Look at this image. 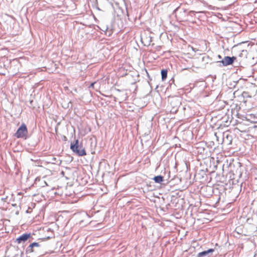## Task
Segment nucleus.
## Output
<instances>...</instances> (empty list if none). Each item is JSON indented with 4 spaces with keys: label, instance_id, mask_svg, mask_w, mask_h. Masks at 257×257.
<instances>
[{
    "label": "nucleus",
    "instance_id": "9",
    "mask_svg": "<svg viewBox=\"0 0 257 257\" xmlns=\"http://www.w3.org/2000/svg\"><path fill=\"white\" fill-rule=\"evenodd\" d=\"M95 83V82H94L93 83H92L90 86H89V88H94V84Z\"/></svg>",
    "mask_w": 257,
    "mask_h": 257
},
{
    "label": "nucleus",
    "instance_id": "6",
    "mask_svg": "<svg viewBox=\"0 0 257 257\" xmlns=\"http://www.w3.org/2000/svg\"><path fill=\"white\" fill-rule=\"evenodd\" d=\"M214 249L210 248V249H208L207 250H205V251H203L202 252H199L198 254V257H203L204 256L206 255L209 253H212V252H214Z\"/></svg>",
    "mask_w": 257,
    "mask_h": 257
},
{
    "label": "nucleus",
    "instance_id": "12",
    "mask_svg": "<svg viewBox=\"0 0 257 257\" xmlns=\"http://www.w3.org/2000/svg\"><path fill=\"white\" fill-rule=\"evenodd\" d=\"M218 57L220 58H221V56H220V55H219V56H218Z\"/></svg>",
    "mask_w": 257,
    "mask_h": 257
},
{
    "label": "nucleus",
    "instance_id": "8",
    "mask_svg": "<svg viewBox=\"0 0 257 257\" xmlns=\"http://www.w3.org/2000/svg\"><path fill=\"white\" fill-rule=\"evenodd\" d=\"M168 71L167 69H163L161 71L162 79L163 80H165L167 77Z\"/></svg>",
    "mask_w": 257,
    "mask_h": 257
},
{
    "label": "nucleus",
    "instance_id": "7",
    "mask_svg": "<svg viewBox=\"0 0 257 257\" xmlns=\"http://www.w3.org/2000/svg\"><path fill=\"white\" fill-rule=\"evenodd\" d=\"M153 179L156 183H161L163 181V177L159 175L155 176Z\"/></svg>",
    "mask_w": 257,
    "mask_h": 257
},
{
    "label": "nucleus",
    "instance_id": "4",
    "mask_svg": "<svg viewBox=\"0 0 257 257\" xmlns=\"http://www.w3.org/2000/svg\"><path fill=\"white\" fill-rule=\"evenodd\" d=\"M236 59V58L234 56L232 57L225 56L221 62L222 63L223 65L227 66L232 64Z\"/></svg>",
    "mask_w": 257,
    "mask_h": 257
},
{
    "label": "nucleus",
    "instance_id": "2",
    "mask_svg": "<svg viewBox=\"0 0 257 257\" xmlns=\"http://www.w3.org/2000/svg\"><path fill=\"white\" fill-rule=\"evenodd\" d=\"M28 129L25 123H22L20 127L18 129L15 134V137L17 138L26 139L28 135Z\"/></svg>",
    "mask_w": 257,
    "mask_h": 257
},
{
    "label": "nucleus",
    "instance_id": "10",
    "mask_svg": "<svg viewBox=\"0 0 257 257\" xmlns=\"http://www.w3.org/2000/svg\"><path fill=\"white\" fill-rule=\"evenodd\" d=\"M242 52H246V50H242Z\"/></svg>",
    "mask_w": 257,
    "mask_h": 257
},
{
    "label": "nucleus",
    "instance_id": "5",
    "mask_svg": "<svg viewBox=\"0 0 257 257\" xmlns=\"http://www.w3.org/2000/svg\"><path fill=\"white\" fill-rule=\"evenodd\" d=\"M39 244L37 242H33L30 244L26 249V253H31L34 252L33 248L34 247H39Z\"/></svg>",
    "mask_w": 257,
    "mask_h": 257
},
{
    "label": "nucleus",
    "instance_id": "11",
    "mask_svg": "<svg viewBox=\"0 0 257 257\" xmlns=\"http://www.w3.org/2000/svg\"><path fill=\"white\" fill-rule=\"evenodd\" d=\"M18 194H19V195H21V194H22V193H21V192H20V193H18Z\"/></svg>",
    "mask_w": 257,
    "mask_h": 257
},
{
    "label": "nucleus",
    "instance_id": "1",
    "mask_svg": "<svg viewBox=\"0 0 257 257\" xmlns=\"http://www.w3.org/2000/svg\"><path fill=\"white\" fill-rule=\"evenodd\" d=\"M71 150L79 156H84L86 155V152L83 148L82 144H79L78 140H75L74 144H71Z\"/></svg>",
    "mask_w": 257,
    "mask_h": 257
},
{
    "label": "nucleus",
    "instance_id": "3",
    "mask_svg": "<svg viewBox=\"0 0 257 257\" xmlns=\"http://www.w3.org/2000/svg\"><path fill=\"white\" fill-rule=\"evenodd\" d=\"M31 237V233H25L20 236L16 239L15 242L18 244L24 243L26 242L29 238Z\"/></svg>",
    "mask_w": 257,
    "mask_h": 257
}]
</instances>
